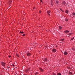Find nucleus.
<instances>
[{
  "instance_id": "f257e3e1",
  "label": "nucleus",
  "mask_w": 75,
  "mask_h": 75,
  "mask_svg": "<svg viewBox=\"0 0 75 75\" xmlns=\"http://www.w3.org/2000/svg\"><path fill=\"white\" fill-rule=\"evenodd\" d=\"M64 33L65 34H68V33H69V31L68 30H66L64 31Z\"/></svg>"
},
{
  "instance_id": "f03ea898",
  "label": "nucleus",
  "mask_w": 75,
  "mask_h": 75,
  "mask_svg": "<svg viewBox=\"0 0 75 75\" xmlns=\"http://www.w3.org/2000/svg\"><path fill=\"white\" fill-rule=\"evenodd\" d=\"M64 54L65 55H67V54H68V53L66 51H65L64 52Z\"/></svg>"
},
{
  "instance_id": "7ed1b4c3",
  "label": "nucleus",
  "mask_w": 75,
  "mask_h": 75,
  "mask_svg": "<svg viewBox=\"0 0 75 75\" xmlns=\"http://www.w3.org/2000/svg\"><path fill=\"white\" fill-rule=\"evenodd\" d=\"M50 3H51V6H54V3H53V1H51V2H50Z\"/></svg>"
},
{
  "instance_id": "20e7f679",
  "label": "nucleus",
  "mask_w": 75,
  "mask_h": 75,
  "mask_svg": "<svg viewBox=\"0 0 75 75\" xmlns=\"http://www.w3.org/2000/svg\"><path fill=\"white\" fill-rule=\"evenodd\" d=\"M1 64L2 65H3V66H5V65H6L5 63H4V62H2Z\"/></svg>"
},
{
  "instance_id": "39448f33",
  "label": "nucleus",
  "mask_w": 75,
  "mask_h": 75,
  "mask_svg": "<svg viewBox=\"0 0 75 75\" xmlns=\"http://www.w3.org/2000/svg\"><path fill=\"white\" fill-rule=\"evenodd\" d=\"M31 55V54L30 53H28L27 54V56L28 57H29V56H30Z\"/></svg>"
},
{
  "instance_id": "423d86ee",
  "label": "nucleus",
  "mask_w": 75,
  "mask_h": 75,
  "mask_svg": "<svg viewBox=\"0 0 75 75\" xmlns=\"http://www.w3.org/2000/svg\"><path fill=\"white\" fill-rule=\"evenodd\" d=\"M40 71L41 72H43V70L41 68H40Z\"/></svg>"
},
{
  "instance_id": "0eeeda50",
  "label": "nucleus",
  "mask_w": 75,
  "mask_h": 75,
  "mask_svg": "<svg viewBox=\"0 0 75 75\" xmlns=\"http://www.w3.org/2000/svg\"><path fill=\"white\" fill-rule=\"evenodd\" d=\"M52 51H53V52H56V49H53L52 50Z\"/></svg>"
},
{
  "instance_id": "6e6552de",
  "label": "nucleus",
  "mask_w": 75,
  "mask_h": 75,
  "mask_svg": "<svg viewBox=\"0 0 75 75\" xmlns=\"http://www.w3.org/2000/svg\"><path fill=\"white\" fill-rule=\"evenodd\" d=\"M65 1H63L62 2V4H63V5H65L66 4Z\"/></svg>"
},
{
  "instance_id": "1a4fd4ad",
  "label": "nucleus",
  "mask_w": 75,
  "mask_h": 75,
  "mask_svg": "<svg viewBox=\"0 0 75 75\" xmlns=\"http://www.w3.org/2000/svg\"><path fill=\"white\" fill-rule=\"evenodd\" d=\"M50 12H51V11H50V10H49L47 11V14L50 13Z\"/></svg>"
},
{
  "instance_id": "9d476101",
  "label": "nucleus",
  "mask_w": 75,
  "mask_h": 75,
  "mask_svg": "<svg viewBox=\"0 0 75 75\" xmlns=\"http://www.w3.org/2000/svg\"><path fill=\"white\" fill-rule=\"evenodd\" d=\"M62 27L61 26H59V30H61V28H62Z\"/></svg>"
},
{
  "instance_id": "9b49d317",
  "label": "nucleus",
  "mask_w": 75,
  "mask_h": 75,
  "mask_svg": "<svg viewBox=\"0 0 75 75\" xmlns=\"http://www.w3.org/2000/svg\"><path fill=\"white\" fill-rule=\"evenodd\" d=\"M64 39H60L61 41H64Z\"/></svg>"
},
{
  "instance_id": "f8f14e48",
  "label": "nucleus",
  "mask_w": 75,
  "mask_h": 75,
  "mask_svg": "<svg viewBox=\"0 0 75 75\" xmlns=\"http://www.w3.org/2000/svg\"><path fill=\"white\" fill-rule=\"evenodd\" d=\"M65 12L66 13H67V14H68V10H66L65 11Z\"/></svg>"
},
{
  "instance_id": "ddd939ff",
  "label": "nucleus",
  "mask_w": 75,
  "mask_h": 75,
  "mask_svg": "<svg viewBox=\"0 0 75 75\" xmlns=\"http://www.w3.org/2000/svg\"><path fill=\"white\" fill-rule=\"evenodd\" d=\"M72 14L73 16H75V13H74V12H73V13H72Z\"/></svg>"
},
{
  "instance_id": "4468645a",
  "label": "nucleus",
  "mask_w": 75,
  "mask_h": 75,
  "mask_svg": "<svg viewBox=\"0 0 75 75\" xmlns=\"http://www.w3.org/2000/svg\"><path fill=\"white\" fill-rule=\"evenodd\" d=\"M61 75V73H58L57 74V75Z\"/></svg>"
},
{
  "instance_id": "2eb2a0df",
  "label": "nucleus",
  "mask_w": 75,
  "mask_h": 75,
  "mask_svg": "<svg viewBox=\"0 0 75 75\" xmlns=\"http://www.w3.org/2000/svg\"><path fill=\"white\" fill-rule=\"evenodd\" d=\"M56 3H57V4H58V3H59V2L58 1H56Z\"/></svg>"
},
{
  "instance_id": "dca6fc26",
  "label": "nucleus",
  "mask_w": 75,
  "mask_h": 75,
  "mask_svg": "<svg viewBox=\"0 0 75 75\" xmlns=\"http://www.w3.org/2000/svg\"><path fill=\"white\" fill-rule=\"evenodd\" d=\"M65 20L66 21H68V20L67 18H65Z\"/></svg>"
},
{
  "instance_id": "f3484780",
  "label": "nucleus",
  "mask_w": 75,
  "mask_h": 75,
  "mask_svg": "<svg viewBox=\"0 0 75 75\" xmlns=\"http://www.w3.org/2000/svg\"><path fill=\"white\" fill-rule=\"evenodd\" d=\"M45 60L46 62L47 61V58H45Z\"/></svg>"
},
{
  "instance_id": "a211bd4d",
  "label": "nucleus",
  "mask_w": 75,
  "mask_h": 75,
  "mask_svg": "<svg viewBox=\"0 0 75 75\" xmlns=\"http://www.w3.org/2000/svg\"><path fill=\"white\" fill-rule=\"evenodd\" d=\"M68 35H71L72 34H71V33H69L68 34Z\"/></svg>"
},
{
  "instance_id": "6ab92c4d",
  "label": "nucleus",
  "mask_w": 75,
  "mask_h": 75,
  "mask_svg": "<svg viewBox=\"0 0 75 75\" xmlns=\"http://www.w3.org/2000/svg\"><path fill=\"white\" fill-rule=\"evenodd\" d=\"M16 55L17 57H19V55L18 54H16Z\"/></svg>"
},
{
  "instance_id": "aec40b11",
  "label": "nucleus",
  "mask_w": 75,
  "mask_h": 75,
  "mask_svg": "<svg viewBox=\"0 0 75 75\" xmlns=\"http://www.w3.org/2000/svg\"><path fill=\"white\" fill-rule=\"evenodd\" d=\"M74 38H72L71 39V40L72 41V40H74Z\"/></svg>"
},
{
  "instance_id": "412c9836",
  "label": "nucleus",
  "mask_w": 75,
  "mask_h": 75,
  "mask_svg": "<svg viewBox=\"0 0 75 75\" xmlns=\"http://www.w3.org/2000/svg\"><path fill=\"white\" fill-rule=\"evenodd\" d=\"M20 33H21L22 34V33H24V32H21V31H20Z\"/></svg>"
},
{
  "instance_id": "4be33fe9",
  "label": "nucleus",
  "mask_w": 75,
  "mask_h": 75,
  "mask_svg": "<svg viewBox=\"0 0 75 75\" xmlns=\"http://www.w3.org/2000/svg\"><path fill=\"white\" fill-rule=\"evenodd\" d=\"M72 50H73V51H74V50H75V48H73L72 49Z\"/></svg>"
},
{
  "instance_id": "5701e85b",
  "label": "nucleus",
  "mask_w": 75,
  "mask_h": 75,
  "mask_svg": "<svg viewBox=\"0 0 75 75\" xmlns=\"http://www.w3.org/2000/svg\"><path fill=\"white\" fill-rule=\"evenodd\" d=\"M68 68L69 69H71V67L70 66H69V67H68Z\"/></svg>"
},
{
  "instance_id": "b1692460",
  "label": "nucleus",
  "mask_w": 75,
  "mask_h": 75,
  "mask_svg": "<svg viewBox=\"0 0 75 75\" xmlns=\"http://www.w3.org/2000/svg\"><path fill=\"white\" fill-rule=\"evenodd\" d=\"M69 74H70V75H71L72 74V72H70L69 73Z\"/></svg>"
},
{
  "instance_id": "393cba45",
  "label": "nucleus",
  "mask_w": 75,
  "mask_h": 75,
  "mask_svg": "<svg viewBox=\"0 0 75 75\" xmlns=\"http://www.w3.org/2000/svg\"><path fill=\"white\" fill-rule=\"evenodd\" d=\"M25 34H24L23 35H23V36H25Z\"/></svg>"
},
{
  "instance_id": "a878e982",
  "label": "nucleus",
  "mask_w": 75,
  "mask_h": 75,
  "mask_svg": "<svg viewBox=\"0 0 75 75\" xmlns=\"http://www.w3.org/2000/svg\"><path fill=\"white\" fill-rule=\"evenodd\" d=\"M48 16H50V13H48Z\"/></svg>"
},
{
  "instance_id": "bb28decb",
  "label": "nucleus",
  "mask_w": 75,
  "mask_h": 75,
  "mask_svg": "<svg viewBox=\"0 0 75 75\" xmlns=\"http://www.w3.org/2000/svg\"><path fill=\"white\" fill-rule=\"evenodd\" d=\"M8 57H9V58H10V57H11V56H8Z\"/></svg>"
},
{
  "instance_id": "cd10ccee",
  "label": "nucleus",
  "mask_w": 75,
  "mask_h": 75,
  "mask_svg": "<svg viewBox=\"0 0 75 75\" xmlns=\"http://www.w3.org/2000/svg\"><path fill=\"white\" fill-rule=\"evenodd\" d=\"M12 66H13V67H14V64H13Z\"/></svg>"
},
{
  "instance_id": "c85d7f7f",
  "label": "nucleus",
  "mask_w": 75,
  "mask_h": 75,
  "mask_svg": "<svg viewBox=\"0 0 75 75\" xmlns=\"http://www.w3.org/2000/svg\"><path fill=\"white\" fill-rule=\"evenodd\" d=\"M40 1H41V2H42V0H40Z\"/></svg>"
},
{
  "instance_id": "c756f323",
  "label": "nucleus",
  "mask_w": 75,
  "mask_h": 75,
  "mask_svg": "<svg viewBox=\"0 0 75 75\" xmlns=\"http://www.w3.org/2000/svg\"><path fill=\"white\" fill-rule=\"evenodd\" d=\"M39 13H41V11H40L39 12Z\"/></svg>"
},
{
  "instance_id": "7c9ffc66",
  "label": "nucleus",
  "mask_w": 75,
  "mask_h": 75,
  "mask_svg": "<svg viewBox=\"0 0 75 75\" xmlns=\"http://www.w3.org/2000/svg\"><path fill=\"white\" fill-rule=\"evenodd\" d=\"M33 8V9H34V8Z\"/></svg>"
},
{
  "instance_id": "2f4dec72",
  "label": "nucleus",
  "mask_w": 75,
  "mask_h": 75,
  "mask_svg": "<svg viewBox=\"0 0 75 75\" xmlns=\"http://www.w3.org/2000/svg\"><path fill=\"white\" fill-rule=\"evenodd\" d=\"M74 23H75V21L74 22Z\"/></svg>"
}]
</instances>
